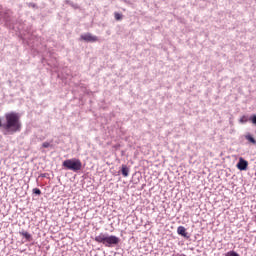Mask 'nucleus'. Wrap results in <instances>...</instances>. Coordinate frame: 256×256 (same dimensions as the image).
<instances>
[{
    "label": "nucleus",
    "instance_id": "14",
    "mask_svg": "<svg viewBox=\"0 0 256 256\" xmlns=\"http://www.w3.org/2000/svg\"><path fill=\"white\" fill-rule=\"evenodd\" d=\"M42 147H43L44 149H47V148L51 147V144H50L49 142H44V143L42 144Z\"/></svg>",
    "mask_w": 256,
    "mask_h": 256
},
{
    "label": "nucleus",
    "instance_id": "10",
    "mask_svg": "<svg viewBox=\"0 0 256 256\" xmlns=\"http://www.w3.org/2000/svg\"><path fill=\"white\" fill-rule=\"evenodd\" d=\"M114 17L116 21H121V19H123V15L119 14V12L114 13Z\"/></svg>",
    "mask_w": 256,
    "mask_h": 256
},
{
    "label": "nucleus",
    "instance_id": "12",
    "mask_svg": "<svg viewBox=\"0 0 256 256\" xmlns=\"http://www.w3.org/2000/svg\"><path fill=\"white\" fill-rule=\"evenodd\" d=\"M239 121L240 123H247L249 121V118H247V116H242Z\"/></svg>",
    "mask_w": 256,
    "mask_h": 256
},
{
    "label": "nucleus",
    "instance_id": "1",
    "mask_svg": "<svg viewBox=\"0 0 256 256\" xmlns=\"http://www.w3.org/2000/svg\"><path fill=\"white\" fill-rule=\"evenodd\" d=\"M5 123L1 121L0 118V129L4 135H15V133H20L23 124H21V116L17 112H8L4 115Z\"/></svg>",
    "mask_w": 256,
    "mask_h": 256
},
{
    "label": "nucleus",
    "instance_id": "9",
    "mask_svg": "<svg viewBox=\"0 0 256 256\" xmlns=\"http://www.w3.org/2000/svg\"><path fill=\"white\" fill-rule=\"evenodd\" d=\"M122 175L123 177H129V168L127 165H122Z\"/></svg>",
    "mask_w": 256,
    "mask_h": 256
},
{
    "label": "nucleus",
    "instance_id": "6",
    "mask_svg": "<svg viewBox=\"0 0 256 256\" xmlns=\"http://www.w3.org/2000/svg\"><path fill=\"white\" fill-rule=\"evenodd\" d=\"M177 233H178V235H181L182 237H187L188 238L187 229H185L183 226H179L177 228Z\"/></svg>",
    "mask_w": 256,
    "mask_h": 256
},
{
    "label": "nucleus",
    "instance_id": "11",
    "mask_svg": "<svg viewBox=\"0 0 256 256\" xmlns=\"http://www.w3.org/2000/svg\"><path fill=\"white\" fill-rule=\"evenodd\" d=\"M226 256H240V255H239V253L232 250V251L227 252Z\"/></svg>",
    "mask_w": 256,
    "mask_h": 256
},
{
    "label": "nucleus",
    "instance_id": "13",
    "mask_svg": "<svg viewBox=\"0 0 256 256\" xmlns=\"http://www.w3.org/2000/svg\"><path fill=\"white\" fill-rule=\"evenodd\" d=\"M33 193H34L35 195H41V190H40L39 188H34V189H33Z\"/></svg>",
    "mask_w": 256,
    "mask_h": 256
},
{
    "label": "nucleus",
    "instance_id": "4",
    "mask_svg": "<svg viewBox=\"0 0 256 256\" xmlns=\"http://www.w3.org/2000/svg\"><path fill=\"white\" fill-rule=\"evenodd\" d=\"M80 39H82V41H86V43H96V41H99V38L97 36H93L91 33L81 35Z\"/></svg>",
    "mask_w": 256,
    "mask_h": 256
},
{
    "label": "nucleus",
    "instance_id": "5",
    "mask_svg": "<svg viewBox=\"0 0 256 256\" xmlns=\"http://www.w3.org/2000/svg\"><path fill=\"white\" fill-rule=\"evenodd\" d=\"M249 166V162H247L245 159L240 158L239 162L237 164V167L240 171H247V167Z\"/></svg>",
    "mask_w": 256,
    "mask_h": 256
},
{
    "label": "nucleus",
    "instance_id": "3",
    "mask_svg": "<svg viewBox=\"0 0 256 256\" xmlns=\"http://www.w3.org/2000/svg\"><path fill=\"white\" fill-rule=\"evenodd\" d=\"M62 166L69 171H74V173H77V171H81L83 164L81 163V160L73 158L65 160L62 163Z\"/></svg>",
    "mask_w": 256,
    "mask_h": 256
},
{
    "label": "nucleus",
    "instance_id": "2",
    "mask_svg": "<svg viewBox=\"0 0 256 256\" xmlns=\"http://www.w3.org/2000/svg\"><path fill=\"white\" fill-rule=\"evenodd\" d=\"M94 241H96V243H102L105 247H113V245H119L120 239L115 235L109 236L107 234L100 233L94 238Z\"/></svg>",
    "mask_w": 256,
    "mask_h": 256
},
{
    "label": "nucleus",
    "instance_id": "7",
    "mask_svg": "<svg viewBox=\"0 0 256 256\" xmlns=\"http://www.w3.org/2000/svg\"><path fill=\"white\" fill-rule=\"evenodd\" d=\"M20 235H22L26 241H33V236H31V234L27 231H21Z\"/></svg>",
    "mask_w": 256,
    "mask_h": 256
},
{
    "label": "nucleus",
    "instance_id": "15",
    "mask_svg": "<svg viewBox=\"0 0 256 256\" xmlns=\"http://www.w3.org/2000/svg\"><path fill=\"white\" fill-rule=\"evenodd\" d=\"M250 120L252 121V123H253L254 125H256V115H253V116L250 118Z\"/></svg>",
    "mask_w": 256,
    "mask_h": 256
},
{
    "label": "nucleus",
    "instance_id": "8",
    "mask_svg": "<svg viewBox=\"0 0 256 256\" xmlns=\"http://www.w3.org/2000/svg\"><path fill=\"white\" fill-rule=\"evenodd\" d=\"M245 139L249 143H252V145H256V140H255V138H253V136L251 134L245 135Z\"/></svg>",
    "mask_w": 256,
    "mask_h": 256
}]
</instances>
